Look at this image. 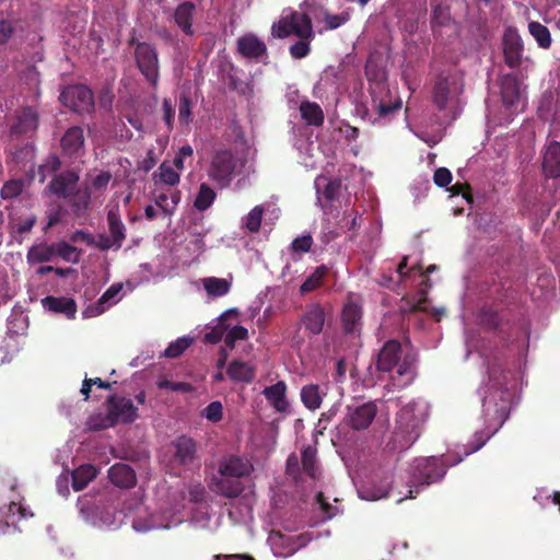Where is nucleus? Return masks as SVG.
<instances>
[{"mask_svg": "<svg viewBox=\"0 0 560 560\" xmlns=\"http://www.w3.org/2000/svg\"><path fill=\"white\" fill-rule=\"evenodd\" d=\"M254 471V465L246 457L226 455L218 462V476L213 478L212 490L224 498H236L244 491L242 478Z\"/></svg>", "mask_w": 560, "mask_h": 560, "instance_id": "f257e3e1", "label": "nucleus"}, {"mask_svg": "<svg viewBox=\"0 0 560 560\" xmlns=\"http://www.w3.org/2000/svg\"><path fill=\"white\" fill-rule=\"evenodd\" d=\"M464 92V82L455 74H440L436 77L432 89V102L440 112L451 110L455 118L456 110L460 106V95Z\"/></svg>", "mask_w": 560, "mask_h": 560, "instance_id": "f03ea898", "label": "nucleus"}, {"mask_svg": "<svg viewBox=\"0 0 560 560\" xmlns=\"http://www.w3.org/2000/svg\"><path fill=\"white\" fill-rule=\"evenodd\" d=\"M423 418L416 415L415 407L408 405L400 408L396 416V427L393 435L395 450L405 451L413 445L421 435Z\"/></svg>", "mask_w": 560, "mask_h": 560, "instance_id": "7ed1b4c3", "label": "nucleus"}, {"mask_svg": "<svg viewBox=\"0 0 560 560\" xmlns=\"http://www.w3.org/2000/svg\"><path fill=\"white\" fill-rule=\"evenodd\" d=\"M401 358V345L399 341L392 339L386 341L380 350L377 355L376 369L382 372H390L397 366V376L404 377L405 384H408L413 378V358L406 354Z\"/></svg>", "mask_w": 560, "mask_h": 560, "instance_id": "20e7f679", "label": "nucleus"}, {"mask_svg": "<svg viewBox=\"0 0 560 560\" xmlns=\"http://www.w3.org/2000/svg\"><path fill=\"white\" fill-rule=\"evenodd\" d=\"M105 405L106 416L102 424L94 425L96 429H108L118 423L131 424L139 418L138 408L128 397L112 394L107 396Z\"/></svg>", "mask_w": 560, "mask_h": 560, "instance_id": "39448f33", "label": "nucleus"}, {"mask_svg": "<svg viewBox=\"0 0 560 560\" xmlns=\"http://www.w3.org/2000/svg\"><path fill=\"white\" fill-rule=\"evenodd\" d=\"M271 34L275 38H288L291 35L299 38H314L312 20L307 13L291 11L272 24Z\"/></svg>", "mask_w": 560, "mask_h": 560, "instance_id": "423d86ee", "label": "nucleus"}, {"mask_svg": "<svg viewBox=\"0 0 560 560\" xmlns=\"http://www.w3.org/2000/svg\"><path fill=\"white\" fill-rule=\"evenodd\" d=\"M445 474V464L439 457L416 458L411 466L410 487L432 485Z\"/></svg>", "mask_w": 560, "mask_h": 560, "instance_id": "0eeeda50", "label": "nucleus"}, {"mask_svg": "<svg viewBox=\"0 0 560 560\" xmlns=\"http://www.w3.org/2000/svg\"><path fill=\"white\" fill-rule=\"evenodd\" d=\"M237 159L232 150H219L213 154L208 177L220 188H228L235 176Z\"/></svg>", "mask_w": 560, "mask_h": 560, "instance_id": "6e6552de", "label": "nucleus"}, {"mask_svg": "<svg viewBox=\"0 0 560 560\" xmlns=\"http://www.w3.org/2000/svg\"><path fill=\"white\" fill-rule=\"evenodd\" d=\"M135 61L138 70L144 75L152 89H156L160 80V62L156 48L147 42L137 43Z\"/></svg>", "mask_w": 560, "mask_h": 560, "instance_id": "1a4fd4ad", "label": "nucleus"}, {"mask_svg": "<svg viewBox=\"0 0 560 560\" xmlns=\"http://www.w3.org/2000/svg\"><path fill=\"white\" fill-rule=\"evenodd\" d=\"M60 102L78 115L91 114L94 110V94L85 85H70L62 90Z\"/></svg>", "mask_w": 560, "mask_h": 560, "instance_id": "9d476101", "label": "nucleus"}, {"mask_svg": "<svg viewBox=\"0 0 560 560\" xmlns=\"http://www.w3.org/2000/svg\"><path fill=\"white\" fill-rule=\"evenodd\" d=\"M38 124L39 116L36 109L31 106H25L15 115V120H13L10 126V135L18 139H33L36 135Z\"/></svg>", "mask_w": 560, "mask_h": 560, "instance_id": "9b49d317", "label": "nucleus"}, {"mask_svg": "<svg viewBox=\"0 0 560 560\" xmlns=\"http://www.w3.org/2000/svg\"><path fill=\"white\" fill-rule=\"evenodd\" d=\"M502 50L505 65L517 69L523 62L524 45L515 27H508L502 37Z\"/></svg>", "mask_w": 560, "mask_h": 560, "instance_id": "f8f14e48", "label": "nucleus"}, {"mask_svg": "<svg viewBox=\"0 0 560 560\" xmlns=\"http://www.w3.org/2000/svg\"><path fill=\"white\" fill-rule=\"evenodd\" d=\"M377 413L378 407L373 401L350 406L348 407V413H346V423L354 431H364L370 427Z\"/></svg>", "mask_w": 560, "mask_h": 560, "instance_id": "ddd939ff", "label": "nucleus"}, {"mask_svg": "<svg viewBox=\"0 0 560 560\" xmlns=\"http://www.w3.org/2000/svg\"><path fill=\"white\" fill-rule=\"evenodd\" d=\"M172 462L177 467L189 468L198 454V444L188 435H179L172 442Z\"/></svg>", "mask_w": 560, "mask_h": 560, "instance_id": "4468645a", "label": "nucleus"}, {"mask_svg": "<svg viewBox=\"0 0 560 560\" xmlns=\"http://www.w3.org/2000/svg\"><path fill=\"white\" fill-rule=\"evenodd\" d=\"M326 313L323 305L318 303L306 304L300 317V325L311 336H317L324 331Z\"/></svg>", "mask_w": 560, "mask_h": 560, "instance_id": "2eb2a0df", "label": "nucleus"}, {"mask_svg": "<svg viewBox=\"0 0 560 560\" xmlns=\"http://www.w3.org/2000/svg\"><path fill=\"white\" fill-rule=\"evenodd\" d=\"M542 172L548 178H560V142L550 140L542 151Z\"/></svg>", "mask_w": 560, "mask_h": 560, "instance_id": "dca6fc26", "label": "nucleus"}, {"mask_svg": "<svg viewBox=\"0 0 560 560\" xmlns=\"http://www.w3.org/2000/svg\"><path fill=\"white\" fill-rule=\"evenodd\" d=\"M236 51L246 59H259L267 55V46L258 36L247 34L236 39Z\"/></svg>", "mask_w": 560, "mask_h": 560, "instance_id": "f3484780", "label": "nucleus"}, {"mask_svg": "<svg viewBox=\"0 0 560 560\" xmlns=\"http://www.w3.org/2000/svg\"><path fill=\"white\" fill-rule=\"evenodd\" d=\"M107 477L112 485L120 489H131L137 483L136 472L131 466L117 463L107 470Z\"/></svg>", "mask_w": 560, "mask_h": 560, "instance_id": "a211bd4d", "label": "nucleus"}, {"mask_svg": "<svg viewBox=\"0 0 560 560\" xmlns=\"http://www.w3.org/2000/svg\"><path fill=\"white\" fill-rule=\"evenodd\" d=\"M78 180L74 172H65L51 178L48 189L59 198L66 199L74 192Z\"/></svg>", "mask_w": 560, "mask_h": 560, "instance_id": "6ab92c4d", "label": "nucleus"}, {"mask_svg": "<svg viewBox=\"0 0 560 560\" xmlns=\"http://www.w3.org/2000/svg\"><path fill=\"white\" fill-rule=\"evenodd\" d=\"M40 303L47 311L63 314L68 318H74L78 311L75 301L67 296L47 295L42 299Z\"/></svg>", "mask_w": 560, "mask_h": 560, "instance_id": "aec40b11", "label": "nucleus"}, {"mask_svg": "<svg viewBox=\"0 0 560 560\" xmlns=\"http://www.w3.org/2000/svg\"><path fill=\"white\" fill-rule=\"evenodd\" d=\"M84 136L82 127H69L61 140L60 145L62 152L68 156L79 154L83 150Z\"/></svg>", "mask_w": 560, "mask_h": 560, "instance_id": "412c9836", "label": "nucleus"}, {"mask_svg": "<svg viewBox=\"0 0 560 560\" xmlns=\"http://www.w3.org/2000/svg\"><path fill=\"white\" fill-rule=\"evenodd\" d=\"M262 395L270 406L278 412L287 411L289 405L287 400V384L284 381H277L275 384L262 389Z\"/></svg>", "mask_w": 560, "mask_h": 560, "instance_id": "4be33fe9", "label": "nucleus"}, {"mask_svg": "<svg viewBox=\"0 0 560 560\" xmlns=\"http://www.w3.org/2000/svg\"><path fill=\"white\" fill-rule=\"evenodd\" d=\"M195 10V4L191 1H184L183 3H179L174 11L175 24L187 36L194 35L192 19Z\"/></svg>", "mask_w": 560, "mask_h": 560, "instance_id": "5701e85b", "label": "nucleus"}, {"mask_svg": "<svg viewBox=\"0 0 560 560\" xmlns=\"http://www.w3.org/2000/svg\"><path fill=\"white\" fill-rule=\"evenodd\" d=\"M108 235L121 245L126 240V228L121 221L119 205L112 206L106 214Z\"/></svg>", "mask_w": 560, "mask_h": 560, "instance_id": "b1692460", "label": "nucleus"}, {"mask_svg": "<svg viewBox=\"0 0 560 560\" xmlns=\"http://www.w3.org/2000/svg\"><path fill=\"white\" fill-rule=\"evenodd\" d=\"M228 375L233 382L252 383L256 377V368L240 360H233L228 366Z\"/></svg>", "mask_w": 560, "mask_h": 560, "instance_id": "393cba45", "label": "nucleus"}, {"mask_svg": "<svg viewBox=\"0 0 560 560\" xmlns=\"http://www.w3.org/2000/svg\"><path fill=\"white\" fill-rule=\"evenodd\" d=\"M342 329L346 334H353L361 325V310L354 303L345 304L341 313Z\"/></svg>", "mask_w": 560, "mask_h": 560, "instance_id": "a878e982", "label": "nucleus"}, {"mask_svg": "<svg viewBox=\"0 0 560 560\" xmlns=\"http://www.w3.org/2000/svg\"><path fill=\"white\" fill-rule=\"evenodd\" d=\"M55 256L54 244L38 243L28 248L26 260L31 265L48 262Z\"/></svg>", "mask_w": 560, "mask_h": 560, "instance_id": "bb28decb", "label": "nucleus"}, {"mask_svg": "<svg viewBox=\"0 0 560 560\" xmlns=\"http://www.w3.org/2000/svg\"><path fill=\"white\" fill-rule=\"evenodd\" d=\"M300 114L304 121L310 126H322L325 121V114L319 105L311 101H302L300 104Z\"/></svg>", "mask_w": 560, "mask_h": 560, "instance_id": "cd10ccee", "label": "nucleus"}, {"mask_svg": "<svg viewBox=\"0 0 560 560\" xmlns=\"http://www.w3.org/2000/svg\"><path fill=\"white\" fill-rule=\"evenodd\" d=\"M316 455V448L312 445L303 446L301 451L302 471L308 475L313 480H316L319 476Z\"/></svg>", "mask_w": 560, "mask_h": 560, "instance_id": "c85d7f7f", "label": "nucleus"}, {"mask_svg": "<svg viewBox=\"0 0 560 560\" xmlns=\"http://www.w3.org/2000/svg\"><path fill=\"white\" fill-rule=\"evenodd\" d=\"M324 395L317 384H307L301 389V401L307 409L316 410L323 404Z\"/></svg>", "mask_w": 560, "mask_h": 560, "instance_id": "c756f323", "label": "nucleus"}, {"mask_svg": "<svg viewBox=\"0 0 560 560\" xmlns=\"http://www.w3.org/2000/svg\"><path fill=\"white\" fill-rule=\"evenodd\" d=\"M485 415L492 417L493 421L497 422L498 427H502L504 421L508 419L509 408L506 400L502 399L501 406H497L491 397H485L482 401Z\"/></svg>", "mask_w": 560, "mask_h": 560, "instance_id": "7c9ffc66", "label": "nucleus"}, {"mask_svg": "<svg viewBox=\"0 0 560 560\" xmlns=\"http://www.w3.org/2000/svg\"><path fill=\"white\" fill-rule=\"evenodd\" d=\"M502 100L506 107L514 106L520 100V85L515 75L506 74L502 83Z\"/></svg>", "mask_w": 560, "mask_h": 560, "instance_id": "2f4dec72", "label": "nucleus"}, {"mask_svg": "<svg viewBox=\"0 0 560 560\" xmlns=\"http://www.w3.org/2000/svg\"><path fill=\"white\" fill-rule=\"evenodd\" d=\"M328 273L329 268L325 265L315 268L312 275L308 276L306 280L301 284L300 292L302 294L314 292L324 284V279L328 276Z\"/></svg>", "mask_w": 560, "mask_h": 560, "instance_id": "473e14b6", "label": "nucleus"}, {"mask_svg": "<svg viewBox=\"0 0 560 560\" xmlns=\"http://www.w3.org/2000/svg\"><path fill=\"white\" fill-rule=\"evenodd\" d=\"M96 476V469L92 465H82L72 474V487L80 491L88 486Z\"/></svg>", "mask_w": 560, "mask_h": 560, "instance_id": "72a5a7b5", "label": "nucleus"}, {"mask_svg": "<svg viewBox=\"0 0 560 560\" xmlns=\"http://www.w3.org/2000/svg\"><path fill=\"white\" fill-rule=\"evenodd\" d=\"M203 289L208 295L219 298L230 292L231 283L229 280H225V278H205Z\"/></svg>", "mask_w": 560, "mask_h": 560, "instance_id": "f704fd0d", "label": "nucleus"}, {"mask_svg": "<svg viewBox=\"0 0 560 560\" xmlns=\"http://www.w3.org/2000/svg\"><path fill=\"white\" fill-rule=\"evenodd\" d=\"M529 33L535 38L539 48L549 49L551 46V36L548 27L538 22H530L527 24Z\"/></svg>", "mask_w": 560, "mask_h": 560, "instance_id": "c9c22d12", "label": "nucleus"}, {"mask_svg": "<svg viewBox=\"0 0 560 560\" xmlns=\"http://www.w3.org/2000/svg\"><path fill=\"white\" fill-rule=\"evenodd\" d=\"M215 198V191L206 183H202L199 187L197 197H195L194 207L200 212H203L213 205Z\"/></svg>", "mask_w": 560, "mask_h": 560, "instance_id": "e433bc0d", "label": "nucleus"}, {"mask_svg": "<svg viewBox=\"0 0 560 560\" xmlns=\"http://www.w3.org/2000/svg\"><path fill=\"white\" fill-rule=\"evenodd\" d=\"M153 178H155L156 183H162L172 187L179 183V174L171 164L167 163L160 164L158 172L153 173Z\"/></svg>", "mask_w": 560, "mask_h": 560, "instance_id": "4c0bfd02", "label": "nucleus"}, {"mask_svg": "<svg viewBox=\"0 0 560 560\" xmlns=\"http://www.w3.org/2000/svg\"><path fill=\"white\" fill-rule=\"evenodd\" d=\"M121 285L120 284H112L101 296L98 300V303L96 305L91 306L88 308V312L91 313L92 316H98L103 314L106 310V304L112 300L115 299L116 295L120 292Z\"/></svg>", "mask_w": 560, "mask_h": 560, "instance_id": "58836bf2", "label": "nucleus"}, {"mask_svg": "<svg viewBox=\"0 0 560 560\" xmlns=\"http://www.w3.org/2000/svg\"><path fill=\"white\" fill-rule=\"evenodd\" d=\"M192 101L189 93L184 92L179 95L178 101V121L183 126H188L192 120Z\"/></svg>", "mask_w": 560, "mask_h": 560, "instance_id": "ea45409f", "label": "nucleus"}, {"mask_svg": "<svg viewBox=\"0 0 560 560\" xmlns=\"http://www.w3.org/2000/svg\"><path fill=\"white\" fill-rule=\"evenodd\" d=\"M24 188L22 179H10L4 183L2 189H0V197L4 200H10L19 197Z\"/></svg>", "mask_w": 560, "mask_h": 560, "instance_id": "a19ab883", "label": "nucleus"}, {"mask_svg": "<svg viewBox=\"0 0 560 560\" xmlns=\"http://www.w3.org/2000/svg\"><path fill=\"white\" fill-rule=\"evenodd\" d=\"M480 325L489 330H497L500 325V317L498 313L490 308L483 307L479 314Z\"/></svg>", "mask_w": 560, "mask_h": 560, "instance_id": "79ce46f5", "label": "nucleus"}, {"mask_svg": "<svg viewBox=\"0 0 560 560\" xmlns=\"http://www.w3.org/2000/svg\"><path fill=\"white\" fill-rule=\"evenodd\" d=\"M264 208L260 205L255 206L245 218V228L252 233H257L261 225Z\"/></svg>", "mask_w": 560, "mask_h": 560, "instance_id": "37998d69", "label": "nucleus"}, {"mask_svg": "<svg viewBox=\"0 0 560 560\" xmlns=\"http://www.w3.org/2000/svg\"><path fill=\"white\" fill-rule=\"evenodd\" d=\"M192 340L189 337L178 338L175 342L170 343L164 350V355L168 358H177L183 355V353L189 348Z\"/></svg>", "mask_w": 560, "mask_h": 560, "instance_id": "c03bdc74", "label": "nucleus"}, {"mask_svg": "<svg viewBox=\"0 0 560 560\" xmlns=\"http://www.w3.org/2000/svg\"><path fill=\"white\" fill-rule=\"evenodd\" d=\"M432 16L431 23L432 25H447L451 19L450 8L447 5H443L442 3H432Z\"/></svg>", "mask_w": 560, "mask_h": 560, "instance_id": "a18cd8bd", "label": "nucleus"}, {"mask_svg": "<svg viewBox=\"0 0 560 560\" xmlns=\"http://www.w3.org/2000/svg\"><path fill=\"white\" fill-rule=\"evenodd\" d=\"M55 246V255H59L63 260L70 262H78L77 247L68 244L66 241H60Z\"/></svg>", "mask_w": 560, "mask_h": 560, "instance_id": "49530a36", "label": "nucleus"}, {"mask_svg": "<svg viewBox=\"0 0 560 560\" xmlns=\"http://www.w3.org/2000/svg\"><path fill=\"white\" fill-rule=\"evenodd\" d=\"M160 389L171 390L175 393L189 394L194 390V387L188 382H173L168 380H161L158 382Z\"/></svg>", "mask_w": 560, "mask_h": 560, "instance_id": "de8ad7c7", "label": "nucleus"}, {"mask_svg": "<svg viewBox=\"0 0 560 560\" xmlns=\"http://www.w3.org/2000/svg\"><path fill=\"white\" fill-rule=\"evenodd\" d=\"M311 39L312 38H300L295 44L291 45L289 48L290 56L294 59L307 57L311 52Z\"/></svg>", "mask_w": 560, "mask_h": 560, "instance_id": "09e8293b", "label": "nucleus"}, {"mask_svg": "<svg viewBox=\"0 0 560 560\" xmlns=\"http://www.w3.org/2000/svg\"><path fill=\"white\" fill-rule=\"evenodd\" d=\"M302 466L300 465V458L295 453H291L285 463V472L288 476L294 479L295 482L300 480Z\"/></svg>", "mask_w": 560, "mask_h": 560, "instance_id": "8fccbe9b", "label": "nucleus"}, {"mask_svg": "<svg viewBox=\"0 0 560 560\" xmlns=\"http://www.w3.org/2000/svg\"><path fill=\"white\" fill-rule=\"evenodd\" d=\"M92 246L98 248L102 252H107L108 249L119 250L122 245L119 242L117 243L115 240L110 238L109 235L103 233L94 237V243Z\"/></svg>", "mask_w": 560, "mask_h": 560, "instance_id": "3c124183", "label": "nucleus"}, {"mask_svg": "<svg viewBox=\"0 0 560 560\" xmlns=\"http://www.w3.org/2000/svg\"><path fill=\"white\" fill-rule=\"evenodd\" d=\"M312 245L313 237L311 234H307L296 237L293 242H291L290 248L291 252L295 254H306L311 250Z\"/></svg>", "mask_w": 560, "mask_h": 560, "instance_id": "603ef678", "label": "nucleus"}, {"mask_svg": "<svg viewBox=\"0 0 560 560\" xmlns=\"http://www.w3.org/2000/svg\"><path fill=\"white\" fill-rule=\"evenodd\" d=\"M488 372H489V380L492 383V386L497 390L502 393V387H503L505 378H506L502 368H500L499 365L493 363L492 365L489 366Z\"/></svg>", "mask_w": 560, "mask_h": 560, "instance_id": "864d4df0", "label": "nucleus"}, {"mask_svg": "<svg viewBox=\"0 0 560 560\" xmlns=\"http://www.w3.org/2000/svg\"><path fill=\"white\" fill-rule=\"evenodd\" d=\"M428 299L424 291H421V296L419 300L413 301L411 299H402V302H405V305L400 306V310L402 313H415L424 311V305L427 303Z\"/></svg>", "mask_w": 560, "mask_h": 560, "instance_id": "5fc2aeb1", "label": "nucleus"}, {"mask_svg": "<svg viewBox=\"0 0 560 560\" xmlns=\"http://www.w3.org/2000/svg\"><path fill=\"white\" fill-rule=\"evenodd\" d=\"M62 207L61 206H54L49 208L46 212V219L47 223L44 228V232H48V230L52 229L55 225H58L61 222L62 219Z\"/></svg>", "mask_w": 560, "mask_h": 560, "instance_id": "6e6d98bb", "label": "nucleus"}, {"mask_svg": "<svg viewBox=\"0 0 560 560\" xmlns=\"http://www.w3.org/2000/svg\"><path fill=\"white\" fill-rule=\"evenodd\" d=\"M247 329L243 326H234L231 328L225 337V345L230 348L234 347L236 341H243L247 339Z\"/></svg>", "mask_w": 560, "mask_h": 560, "instance_id": "4d7b16f0", "label": "nucleus"}, {"mask_svg": "<svg viewBox=\"0 0 560 560\" xmlns=\"http://www.w3.org/2000/svg\"><path fill=\"white\" fill-rule=\"evenodd\" d=\"M192 148L190 144H185L184 147L179 148V150L176 152L174 158V166L177 171H183L185 168V161L186 159L192 158Z\"/></svg>", "mask_w": 560, "mask_h": 560, "instance_id": "13d9d810", "label": "nucleus"}, {"mask_svg": "<svg viewBox=\"0 0 560 560\" xmlns=\"http://www.w3.org/2000/svg\"><path fill=\"white\" fill-rule=\"evenodd\" d=\"M341 189V180L339 178L331 179L325 186L323 195L326 200L335 201L338 199Z\"/></svg>", "mask_w": 560, "mask_h": 560, "instance_id": "bf43d9fd", "label": "nucleus"}, {"mask_svg": "<svg viewBox=\"0 0 560 560\" xmlns=\"http://www.w3.org/2000/svg\"><path fill=\"white\" fill-rule=\"evenodd\" d=\"M350 19L349 13H341V14H329L327 13L325 15V23L326 27L328 30H336L339 26L343 25L346 22H348Z\"/></svg>", "mask_w": 560, "mask_h": 560, "instance_id": "052dcab7", "label": "nucleus"}, {"mask_svg": "<svg viewBox=\"0 0 560 560\" xmlns=\"http://www.w3.org/2000/svg\"><path fill=\"white\" fill-rule=\"evenodd\" d=\"M162 109H163V119L166 125V128L170 130L173 129L174 126V117H175V109L173 102L170 98H164L162 101Z\"/></svg>", "mask_w": 560, "mask_h": 560, "instance_id": "680f3d73", "label": "nucleus"}, {"mask_svg": "<svg viewBox=\"0 0 560 560\" xmlns=\"http://www.w3.org/2000/svg\"><path fill=\"white\" fill-rule=\"evenodd\" d=\"M203 416L208 421L217 422L222 419V405L220 401H212L203 410Z\"/></svg>", "mask_w": 560, "mask_h": 560, "instance_id": "e2e57ef3", "label": "nucleus"}, {"mask_svg": "<svg viewBox=\"0 0 560 560\" xmlns=\"http://www.w3.org/2000/svg\"><path fill=\"white\" fill-rule=\"evenodd\" d=\"M401 107V102L396 101L394 103L381 102L377 106V114L380 118H385L395 115Z\"/></svg>", "mask_w": 560, "mask_h": 560, "instance_id": "0e129e2a", "label": "nucleus"}, {"mask_svg": "<svg viewBox=\"0 0 560 560\" xmlns=\"http://www.w3.org/2000/svg\"><path fill=\"white\" fill-rule=\"evenodd\" d=\"M452 173L447 167H439L434 173V184L438 187H447L452 182Z\"/></svg>", "mask_w": 560, "mask_h": 560, "instance_id": "69168bd1", "label": "nucleus"}, {"mask_svg": "<svg viewBox=\"0 0 560 560\" xmlns=\"http://www.w3.org/2000/svg\"><path fill=\"white\" fill-rule=\"evenodd\" d=\"M316 502L327 518H331L339 513L338 508L329 504L323 492L316 494Z\"/></svg>", "mask_w": 560, "mask_h": 560, "instance_id": "338daca9", "label": "nucleus"}, {"mask_svg": "<svg viewBox=\"0 0 560 560\" xmlns=\"http://www.w3.org/2000/svg\"><path fill=\"white\" fill-rule=\"evenodd\" d=\"M36 222H37L36 214L28 215L27 218L21 220L19 223H16L13 226V232H16L21 235L25 234L27 232H31L34 229Z\"/></svg>", "mask_w": 560, "mask_h": 560, "instance_id": "774afa93", "label": "nucleus"}]
</instances>
